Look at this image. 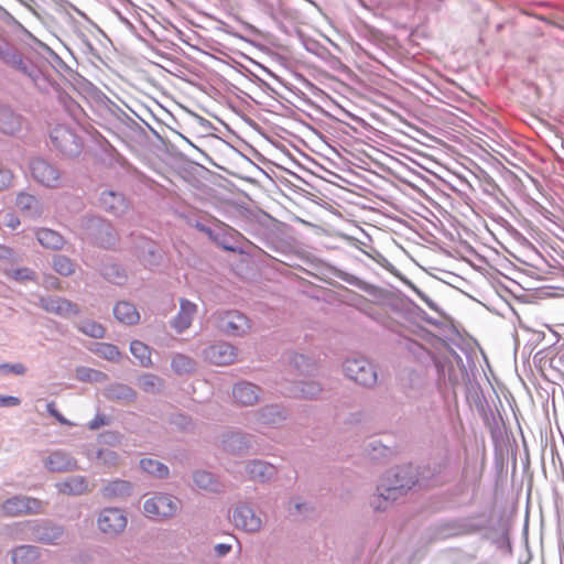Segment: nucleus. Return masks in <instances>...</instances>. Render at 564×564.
Returning <instances> with one entry per match:
<instances>
[{"label":"nucleus","instance_id":"nucleus-1","mask_svg":"<svg viewBox=\"0 0 564 564\" xmlns=\"http://www.w3.org/2000/svg\"><path fill=\"white\" fill-rule=\"evenodd\" d=\"M416 469L410 465L398 466L387 470L379 479L370 506L376 511H386L417 482Z\"/></svg>","mask_w":564,"mask_h":564},{"label":"nucleus","instance_id":"nucleus-2","mask_svg":"<svg viewBox=\"0 0 564 564\" xmlns=\"http://www.w3.org/2000/svg\"><path fill=\"white\" fill-rule=\"evenodd\" d=\"M402 390L419 413L427 414L436 408L433 384L425 370H410L402 383Z\"/></svg>","mask_w":564,"mask_h":564},{"label":"nucleus","instance_id":"nucleus-3","mask_svg":"<svg viewBox=\"0 0 564 564\" xmlns=\"http://www.w3.org/2000/svg\"><path fill=\"white\" fill-rule=\"evenodd\" d=\"M347 378L356 383L370 388L377 383L375 366L362 356L348 357L343 365Z\"/></svg>","mask_w":564,"mask_h":564},{"label":"nucleus","instance_id":"nucleus-4","mask_svg":"<svg viewBox=\"0 0 564 564\" xmlns=\"http://www.w3.org/2000/svg\"><path fill=\"white\" fill-rule=\"evenodd\" d=\"M143 124L149 128L152 134L151 137L143 129V161L147 160V164L153 167L154 172L162 175V170L165 167L163 156L166 154V143L144 120Z\"/></svg>","mask_w":564,"mask_h":564},{"label":"nucleus","instance_id":"nucleus-5","mask_svg":"<svg viewBox=\"0 0 564 564\" xmlns=\"http://www.w3.org/2000/svg\"><path fill=\"white\" fill-rule=\"evenodd\" d=\"M181 508V501L169 494H156L143 503V510L155 521L173 518Z\"/></svg>","mask_w":564,"mask_h":564},{"label":"nucleus","instance_id":"nucleus-6","mask_svg":"<svg viewBox=\"0 0 564 564\" xmlns=\"http://www.w3.org/2000/svg\"><path fill=\"white\" fill-rule=\"evenodd\" d=\"M230 519L237 529L247 533L259 532L263 524L261 514L246 501L234 507Z\"/></svg>","mask_w":564,"mask_h":564},{"label":"nucleus","instance_id":"nucleus-7","mask_svg":"<svg viewBox=\"0 0 564 564\" xmlns=\"http://www.w3.org/2000/svg\"><path fill=\"white\" fill-rule=\"evenodd\" d=\"M218 327L229 336H242L250 329L249 318L239 311H227L219 315Z\"/></svg>","mask_w":564,"mask_h":564},{"label":"nucleus","instance_id":"nucleus-8","mask_svg":"<svg viewBox=\"0 0 564 564\" xmlns=\"http://www.w3.org/2000/svg\"><path fill=\"white\" fill-rule=\"evenodd\" d=\"M127 517L118 508L104 509L97 520L98 529L108 535H116L122 532L127 527Z\"/></svg>","mask_w":564,"mask_h":564},{"label":"nucleus","instance_id":"nucleus-9","mask_svg":"<svg viewBox=\"0 0 564 564\" xmlns=\"http://www.w3.org/2000/svg\"><path fill=\"white\" fill-rule=\"evenodd\" d=\"M2 510L7 516L11 517L41 513L43 511V503L35 498L12 497L3 502Z\"/></svg>","mask_w":564,"mask_h":564},{"label":"nucleus","instance_id":"nucleus-10","mask_svg":"<svg viewBox=\"0 0 564 564\" xmlns=\"http://www.w3.org/2000/svg\"><path fill=\"white\" fill-rule=\"evenodd\" d=\"M31 173L36 182L46 187L55 188L62 183L59 171L42 159H36L31 163Z\"/></svg>","mask_w":564,"mask_h":564},{"label":"nucleus","instance_id":"nucleus-11","mask_svg":"<svg viewBox=\"0 0 564 564\" xmlns=\"http://www.w3.org/2000/svg\"><path fill=\"white\" fill-rule=\"evenodd\" d=\"M253 415L257 424L278 427L288 419L289 411L281 404H268L257 410Z\"/></svg>","mask_w":564,"mask_h":564},{"label":"nucleus","instance_id":"nucleus-12","mask_svg":"<svg viewBox=\"0 0 564 564\" xmlns=\"http://www.w3.org/2000/svg\"><path fill=\"white\" fill-rule=\"evenodd\" d=\"M204 357L217 366L230 365L237 357V349L229 343L219 341L204 349Z\"/></svg>","mask_w":564,"mask_h":564},{"label":"nucleus","instance_id":"nucleus-13","mask_svg":"<svg viewBox=\"0 0 564 564\" xmlns=\"http://www.w3.org/2000/svg\"><path fill=\"white\" fill-rule=\"evenodd\" d=\"M262 394L261 387L250 381H239L232 387V398L236 403L241 406H253L256 405Z\"/></svg>","mask_w":564,"mask_h":564},{"label":"nucleus","instance_id":"nucleus-14","mask_svg":"<svg viewBox=\"0 0 564 564\" xmlns=\"http://www.w3.org/2000/svg\"><path fill=\"white\" fill-rule=\"evenodd\" d=\"M223 448L231 454H246L253 443V435L235 431L223 436Z\"/></svg>","mask_w":564,"mask_h":564},{"label":"nucleus","instance_id":"nucleus-15","mask_svg":"<svg viewBox=\"0 0 564 564\" xmlns=\"http://www.w3.org/2000/svg\"><path fill=\"white\" fill-rule=\"evenodd\" d=\"M408 349L410 351H412L414 355H416L417 357H420V358H422L423 356H426V357H429L431 359V361L433 362V365L435 367L436 373H437V382L438 383H441L442 381L445 380L446 371L447 370L449 371V370L453 369V366H452L451 361H448V360H446L444 358H440V357L434 356L431 351L425 349L417 341L410 340L408 343Z\"/></svg>","mask_w":564,"mask_h":564},{"label":"nucleus","instance_id":"nucleus-16","mask_svg":"<svg viewBox=\"0 0 564 564\" xmlns=\"http://www.w3.org/2000/svg\"><path fill=\"white\" fill-rule=\"evenodd\" d=\"M246 473L250 480L268 482L273 479L278 470L274 465L261 459H252L246 464Z\"/></svg>","mask_w":564,"mask_h":564},{"label":"nucleus","instance_id":"nucleus-17","mask_svg":"<svg viewBox=\"0 0 564 564\" xmlns=\"http://www.w3.org/2000/svg\"><path fill=\"white\" fill-rule=\"evenodd\" d=\"M196 313L197 305L186 299H182L180 301V311L171 322L172 327L176 330V333H183L192 325Z\"/></svg>","mask_w":564,"mask_h":564},{"label":"nucleus","instance_id":"nucleus-18","mask_svg":"<svg viewBox=\"0 0 564 564\" xmlns=\"http://www.w3.org/2000/svg\"><path fill=\"white\" fill-rule=\"evenodd\" d=\"M41 305L46 312L61 316H72L78 313L75 304L61 297H43L41 299Z\"/></svg>","mask_w":564,"mask_h":564},{"label":"nucleus","instance_id":"nucleus-19","mask_svg":"<svg viewBox=\"0 0 564 564\" xmlns=\"http://www.w3.org/2000/svg\"><path fill=\"white\" fill-rule=\"evenodd\" d=\"M53 144L62 151H72L76 143L75 134L65 126H57L51 132Z\"/></svg>","mask_w":564,"mask_h":564},{"label":"nucleus","instance_id":"nucleus-20","mask_svg":"<svg viewBox=\"0 0 564 564\" xmlns=\"http://www.w3.org/2000/svg\"><path fill=\"white\" fill-rule=\"evenodd\" d=\"M45 466L51 471L63 473L74 470L76 468V462L67 454L54 452L48 456Z\"/></svg>","mask_w":564,"mask_h":564},{"label":"nucleus","instance_id":"nucleus-21","mask_svg":"<svg viewBox=\"0 0 564 564\" xmlns=\"http://www.w3.org/2000/svg\"><path fill=\"white\" fill-rule=\"evenodd\" d=\"M193 481L197 488L212 492H218L223 488V485L218 478L213 473L207 470L194 471Z\"/></svg>","mask_w":564,"mask_h":564},{"label":"nucleus","instance_id":"nucleus-22","mask_svg":"<svg viewBox=\"0 0 564 564\" xmlns=\"http://www.w3.org/2000/svg\"><path fill=\"white\" fill-rule=\"evenodd\" d=\"M100 206L106 210L113 214L122 213L127 205L124 198L112 191H105L99 198Z\"/></svg>","mask_w":564,"mask_h":564},{"label":"nucleus","instance_id":"nucleus-23","mask_svg":"<svg viewBox=\"0 0 564 564\" xmlns=\"http://www.w3.org/2000/svg\"><path fill=\"white\" fill-rule=\"evenodd\" d=\"M56 487L59 492L65 495H82L87 491L88 484L84 477L75 476L57 482Z\"/></svg>","mask_w":564,"mask_h":564},{"label":"nucleus","instance_id":"nucleus-24","mask_svg":"<svg viewBox=\"0 0 564 564\" xmlns=\"http://www.w3.org/2000/svg\"><path fill=\"white\" fill-rule=\"evenodd\" d=\"M116 318L123 324H134L139 321V312L135 306L129 302H118L113 308Z\"/></svg>","mask_w":564,"mask_h":564},{"label":"nucleus","instance_id":"nucleus-25","mask_svg":"<svg viewBox=\"0 0 564 564\" xmlns=\"http://www.w3.org/2000/svg\"><path fill=\"white\" fill-rule=\"evenodd\" d=\"M132 491L131 484L126 480H113L102 489V496L108 499H119L130 496Z\"/></svg>","mask_w":564,"mask_h":564},{"label":"nucleus","instance_id":"nucleus-26","mask_svg":"<svg viewBox=\"0 0 564 564\" xmlns=\"http://www.w3.org/2000/svg\"><path fill=\"white\" fill-rule=\"evenodd\" d=\"M322 390L323 388L317 381L301 380L295 382L292 393L294 397L314 399L321 394Z\"/></svg>","mask_w":564,"mask_h":564},{"label":"nucleus","instance_id":"nucleus-27","mask_svg":"<svg viewBox=\"0 0 564 564\" xmlns=\"http://www.w3.org/2000/svg\"><path fill=\"white\" fill-rule=\"evenodd\" d=\"M39 242L47 249H59L64 245L63 237L52 229L42 228L36 231Z\"/></svg>","mask_w":564,"mask_h":564},{"label":"nucleus","instance_id":"nucleus-28","mask_svg":"<svg viewBox=\"0 0 564 564\" xmlns=\"http://www.w3.org/2000/svg\"><path fill=\"white\" fill-rule=\"evenodd\" d=\"M238 232L230 227H219L214 230L209 239L223 249L234 251L235 247L230 242L234 240Z\"/></svg>","mask_w":564,"mask_h":564},{"label":"nucleus","instance_id":"nucleus-29","mask_svg":"<svg viewBox=\"0 0 564 564\" xmlns=\"http://www.w3.org/2000/svg\"><path fill=\"white\" fill-rule=\"evenodd\" d=\"M196 362L191 357L176 354L172 358L171 367L177 375H187L194 371Z\"/></svg>","mask_w":564,"mask_h":564},{"label":"nucleus","instance_id":"nucleus-30","mask_svg":"<svg viewBox=\"0 0 564 564\" xmlns=\"http://www.w3.org/2000/svg\"><path fill=\"white\" fill-rule=\"evenodd\" d=\"M39 554L34 546L22 545L17 547L12 554L14 564H30L37 558Z\"/></svg>","mask_w":564,"mask_h":564},{"label":"nucleus","instance_id":"nucleus-31","mask_svg":"<svg viewBox=\"0 0 564 564\" xmlns=\"http://www.w3.org/2000/svg\"><path fill=\"white\" fill-rule=\"evenodd\" d=\"M163 260V253L154 243L143 238V263L148 262L150 267H158Z\"/></svg>","mask_w":564,"mask_h":564},{"label":"nucleus","instance_id":"nucleus-32","mask_svg":"<svg viewBox=\"0 0 564 564\" xmlns=\"http://www.w3.org/2000/svg\"><path fill=\"white\" fill-rule=\"evenodd\" d=\"M143 473L163 479L169 476L170 469L165 464L159 460L152 458H143Z\"/></svg>","mask_w":564,"mask_h":564},{"label":"nucleus","instance_id":"nucleus-33","mask_svg":"<svg viewBox=\"0 0 564 564\" xmlns=\"http://www.w3.org/2000/svg\"><path fill=\"white\" fill-rule=\"evenodd\" d=\"M20 127V122L17 116L8 110L0 112V130L4 133L12 134Z\"/></svg>","mask_w":564,"mask_h":564},{"label":"nucleus","instance_id":"nucleus-34","mask_svg":"<svg viewBox=\"0 0 564 564\" xmlns=\"http://www.w3.org/2000/svg\"><path fill=\"white\" fill-rule=\"evenodd\" d=\"M290 365L300 373H310L315 367L313 360L303 354H293L290 358Z\"/></svg>","mask_w":564,"mask_h":564},{"label":"nucleus","instance_id":"nucleus-35","mask_svg":"<svg viewBox=\"0 0 564 564\" xmlns=\"http://www.w3.org/2000/svg\"><path fill=\"white\" fill-rule=\"evenodd\" d=\"M17 205L23 212L34 210L36 213L39 210V202L31 194L20 193L17 197Z\"/></svg>","mask_w":564,"mask_h":564},{"label":"nucleus","instance_id":"nucleus-36","mask_svg":"<svg viewBox=\"0 0 564 564\" xmlns=\"http://www.w3.org/2000/svg\"><path fill=\"white\" fill-rule=\"evenodd\" d=\"M53 267L57 273L63 275H69L74 272L73 262L65 256H55L53 259Z\"/></svg>","mask_w":564,"mask_h":564},{"label":"nucleus","instance_id":"nucleus-37","mask_svg":"<svg viewBox=\"0 0 564 564\" xmlns=\"http://www.w3.org/2000/svg\"><path fill=\"white\" fill-rule=\"evenodd\" d=\"M79 329L90 336V337H94V338H102L105 336V328L101 324L99 323H96L94 321H86L82 324V326L79 327Z\"/></svg>","mask_w":564,"mask_h":564},{"label":"nucleus","instance_id":"nucleus-38","mask_svg":"<svg viewBox=\"0 0 564 564\" xmlns=\"http://www.w3.org/2000/svg\"><path fill=\"white\" fill-rule=\"evenodd\" d=\"M76 377L80 381L93 382L100 381L101 379H104L105 375L100 371L90 368L80 367L76 369Z\"/></svg>","mask_w":564,"mask_h":564},{"label":"nucleus","instance_id":"nucleus-39","mask_svg":"<svg viewBox=\"0 0 564 564\" xmlns=\"http://www.w3.org/2000/svg\"><path fill=\"white\" fill-rule=\"evenodd\" d=\"M0 58L8 65L12 66L13 68L21 69L23 61L19 53H17L14 50H1L0 48Z\"/></svg>","mask_w":564,"mask_h":564},{"label":"nucleus","instance_id":"nucleus-40","mask_svg":"<svg viewBox=\"0 0 564 564\" xmlns=\"http://www.w3.org/2000/svg\"><path fill=\"white\" fill-rule=\"evenodd\" d=\"M448 533L446 535H464L474 531V527L463 521H453L446 524Z\"/></svg>","mask_w":564,"mask_h":564},{"label":"nucleus","instance_id":"nucleus-41","mask_svg":"<svg viewBox=\"0 0 564 564\" xmlns=\"http://www.w3.org/2000/svg\"><path fill=\"white\" fill-rule=\"evenodd\" d=\"M162 387V381L154 375H143V391L154 392Z\"/></svg>","mask_w":564,"mask_h":564},{"label":"nucleus","instance_id":"nucleus-42","mask_svg":"<svg viewBox=\"0 0 564 564\" xmlns=\"http://www.w3.org/2000/svg\"><path fill=\"white\" fill-rule=\"evenodd\" d=\"M105 276L113 283L120 284L124 280V274L119 271L117 265H110L105 269Z\"/></svg>","mask_w":564,"mask_h":564},{"label":"nucleus","instance_id":"nucleus-43","mask_svg":"<svg viewBox=\"0 0 564 564\" xmlns=\"http://www.w3.org/2000/svg\"><path fill=\"white\" fill-rule=\"evenodd\" d=\"M98 351L109 360H115L120 355L116 346L105 343L99 345Z\"/></svg>","mask_w":564,"mask_h":564},{"label":"nucleus","instance_id":"nucleus-44","mask_svg":"<svg viewBox=\"0 0 564 564\" xmlns=\"http://www.w3.org/2000/svg\"><path fill=\"white\" fill-rule=\"evenodd\" d=\"M13 182V173L6 167L0 166V192L9 188Z\"/></svg>","mask_w":564,"mask_h":564},{"label":"nucleus","instance_id":"nucleus-45","mask_svg":"<svg viewBox=\"0 0 564 564\" xmlns=\"http://www.w3.org/2000/svg\"><path fill=\"white\" fill-rule=\"evenodd\" d=\"M62 534V531L59 528L52 527L48 529H45V532L39 534V539L41 541H44L46 543H53L58 536Z\"/></svg>","mask_w":564,"mask_h":564},{"label":"nucleus","instance_id":"nucleus-46","mask_svg":"<svg viewBox=\"0 0 564 564\" xmlns=\"http://www.w3.org/2000/svg\"><path fill=\"white\" fill-rule=\"evenodd\" d=\"M413 291L417 294V296L433 311L435 312H438V306L437 304L430 297L427 296L423 291H421L419 288H416L415 285L411 284Z\"/></svg>","mask_w":564,"mask_h":564},{"label":"nucleus","instance_id":"nucleus-47","mask_svg":"<svg viewBox=\"0 0 564 564\" xmlns=\"http://www.w3.org/2000/svg\"><path fill=\"white\" fill-rule=\"evenodd\" d=\"M0 370H4L7 372H13L15 375H23L25 372V367L22 364H3L0 365Z\"/></svg>","mask_w":564,"mask_h":564},{"label":"nucleus","instance_id":"nucleus-48","mask_svg":"<svg viewBox=\"0 0 564 564\" xmlns=\"http://www.w3.org/2000/svg\"><path fill=\"white\" fill-rule=\"evenodd\" d=\"M108 424V420L104 414H97L88 424V427L90 430H98L101 426H105Z\"/></svg>","mask_w":564,"mask_h":564},{"label":"nucleus","instance_id":"nucleus-49","mask_svg":"<svg viewBox=\"0 0 564 564\" xmlns=\"http://www.w3.org/2000/svg\"><path fill=\"white\" fill-rule=\"evenodd\" d=\"M47 411L53 415L59 423L70 425V423L55 409L54 402L47 404Z\"/></svg>","mask_w":564,"mask_h":564},{"label":"nucleus","instance_id":"nucleus-50","mask_svg":"<svg viewBox=\"0 0 564 564\" xmlns=\"http://www.w3.org/2000/svg\"><path fill=\"white\" fill-rule=\"evenodd\" d=\"M20 404V399L11 395H0V406H17Z\"/></svg>","mask_w":564,"mask_h":564},{"label":"nucleus","instance_id":"nucleus-51","mask_svg":"<svg viewBox=\"0 0 564 564\" xmlns=\"http://www.w3.org/2000/svg\"><path fill=\"white\" fill-rule=\"evenodd\" d=\"M214 550L218 557H224L231 551V544L218 543L214 546Z\"/></svg>","mask_w":564,"mask_h":564},{"label":"nucleus","instance_id":"nucleus-52","mask_svg":"<svg viewBox=\"0 0 564 564\" xmlns=\"http://www.w3.org/2000/svg\"><path fill=\"white\" fill-rule=\"evenodd\" d=\"M194 227H195L198 231H200V232L205 234L206 236H208V238H210V236L213 235V232H214V230H215V229H213V228H210V227L206 226L205 224H203V223H200V221H196V223L194 224Z\"/></svg>","mask_w":564,"mask_h":564},{"label":"nucleus","instance_id":"nucleus-53","mask_svg":"<svg viewBox=\"0 0 564 564\" xmlns=\"http://www.w3.org/2000/svg\"><path fill=\"white\" fill-rule=\"evenodd\" d=\"M339 278L341 280H344L345 282L351 284V285H355V286H359L360 285V279L352 275V274H348V273H345L343 275H339Z\"/></svg>","mask_w":564,"mask_h":564},{"label":"nucleus","instance_id":"nucleus-54","mask_svg":"<svg viewBox=\"0 0 564 564\" xmlns=\"http://www.w3.org/2000/svg\"><path fill=\"white\" fill-rule=\"evenodd\" d=\"M369 446L372 451L380 449L381 455H386V453L390 452V449L387 446H383L379 441H372L369 443Z\"/></svg>","mask_w":564,"mask_h":564},{"label":"nucleus","instance_id":"nucleus-55","mask_svg":"<svg viewBox=\"0 0 564 564\" xmlns=\"http://www.w3.org/2000/svg\"><path fill=\"white\" fill-rule=\"evenodd\" d=\"M142 349H143V367L151 366L152 361H151V358H150V348H149V346L143 344Z\"/></svg>","mask_w":564,"mask_h":564},{"label":"nucleus","instance_id":"nucleus-56","mask_svg":"<svg viewBox=\"0 0 564 564\" xmlns=\"http://www.w3.org/2000/svg\"><path fill=\"white\" fill-rule=\"evenodd\" d=\"M154 36V32L152 30H150L145 22L143 21V37H142V41L143 43L148 42L149 37H153Z\"/></svg>","mask_w":564,"mask_h":564},{"label":"nucleus","instance_id":"nucleus-57","mask_svg":"<svg viewBox=\"0 0 564 564\" xmlns=\"http://www.w3.org/2000/svg\"><path fill=\"white\" fill-rule=\"evenodd\" d=\"M11 256V250L6 246H0V259H7Z\"/></svg>","mask_w":564,"mask_h":564},{"label":"nucleus","instance_id":"nucleus-58","mask_svg":"<svg viewBox=\"0 0 564 564\" xmlns=\"http://www.w3.org/2000/svg\"><path fill=\"white\" fill-rule=\"evenodd\" d=\"M7 225L14 229V228H17L20 225V220H19L18 217L11 215V217H10V219H9Z\"/></svg>","mask_w":564,"mask_h":564},{"label":"nucleus","instance_id":"nucleus-59","mask_svg":"<svg viewBox=\"0 0 564 564\" xmlns=\"http://www.w3.org/2000/svg\"><path fill=\"white\" fill-rule=\"evenodd\" d=\"M140 346H141V344H140L139 341H133V343H131V346H130L131 352H132L134 356H137V357L139 356V355H138V351H139V349H140Z\"/></svg>","mask_w":564,"mask_h":564},{"label":"nucleus","instance_id":"nucleus-60","mask_svg":"<svg viewBox=\"0 0 564 564\" xmlns=\"http://www.w3.org/2000/svg\"><path fill=\"white\" fill-rule=\"evenodd\" d=\"M31 273L32 272H29L28 270H19V271H17V275L21 276V278H30Z\"/></svg>","mask_w":564,"mask_h":564},{"label":"nucleus","instance_id":"nucleus-61","mask_svg":"<svg viewBox=\"0 0 564 564\" xmlns=\"http://www.w3.org/2000/svg\"><path fill=\"white\" fill-rule=\"evenodd\" d=\"M304 507L305 505L302 502H294V509L296 512H301Z\"/></svg>","mask_w":564,"mask_h":564},{"label":"nucleus","instance_id":"nucleus-62","mask_svg":"<svg viewBox=\"0 0 564 564\" xmlns=\"http://www.w3.org/2000/svg\"><path fill=\"white\" fill-rule=\"evenodd\" d=\"M142 180H143V184H145L147 181L154 182L150 176L145 175L144 173H143Z\"/></svg>","mask_w":564,"mask_h":564},{"label":"nucleus","instance_id":"nucleus-63","mask_svg":"<svg viewBox=\"0 0 564 564\" xmlns=\"http://www.w3.org/2000/svg\"><path fill=\"white\" fill-rule=\"evenodd\" d=\"M447 466H448L447 462H444V465H443L444 470L447 469Z\"/></svg>","mask_w":564,"mask_h":564}]
</instances>
